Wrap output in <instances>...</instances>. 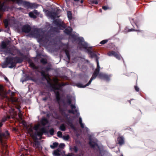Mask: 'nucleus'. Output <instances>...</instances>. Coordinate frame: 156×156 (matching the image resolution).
<instances>
[{"instance_id":"nucleus-38","label":"nucleus","mask_w":156,"mask_h":156,"mask_svg":"<svg viewBox=\"0 0 156 156\" xmlns=\"http://www.w3.org/2000/svg\"><path fill=\"white\" fill-rule=\"evenodd\" d=\"M96 62L97 66V68L95 69L100 71V66L99 65L98 60L97 58L96 59Z\"/></svg>"},{"instance_id":"nucleus-9","label":"nucleus","mask_w":156,"mask_h":156,"mask_svg":"<svg viewBox=\"0 0 156 156\" xmlns=\"http://www.w3.org/2000/svg\"><path fill=\"white\" fill-rule=\"evenodd\" d=\"M13 2H16V3L18 5L22 4L25 7L27 8H31L32 7L31 4L29 2H26L25 1H12Z\"/></svg>"},{"instance_id":"nucleus-21","label":"nucleus","mask_w":156,"mask_h":156,"mask_svg":"<svg viewBox=\"0 0 156 156\" xmlns=\"http://www.w3.org/2000/svg\"><path fill=\"white\" fill-rule=\"evenodd\" d=\"M27 130L28 134L33 138V136L34 133H33V126L30 125L29 127H28L27 128Z\"/></svg>"},{"instance_id":"nucleus-43","label":"nucleus","mask_w":156,"mask_h":156,"mask_svg":"<svg viewBox=\"0 0 156 156\" xmlns=\"http://www.w3.org/2000/svg\"><path fill=\"white\" fill-rule=\"evenodd\" d=\"M7 120V118L6 117L2 118L1 120V122H0V123H2V126L3 125V123L4 122Z\"/></svg>"},{"instance_id":"nucleus-46","label":"nucleus","mask_w":156,"mask_h":156,"mask_svg":"<svg viewBox=\"0 0 156 156\" xmlns=\"http://www.w3.org/2000/svg\"><path fill=\"white\" fill-rule=\"evenodd\" d=\"M84 1H74V2H73V4L75 3H80V4L82 3Z\"/></svg>"},{"instance_id":"nucleus-13","label":"nucleus","mask_w":156,"mask_h":156,"mask_svg":"<svg viewBox=\"0 0 156 156\" xmlns=\"http://www.w3.org/2000/svg\"><path fill=\"white\" fill-rule=\"evenodd\" d=\"M19 50L17 48L9 49L5 51V53L9 54L12 55H15L17 53L19 52Z\"/></svg>"},{"instance_id":"nucleus-60","label":"nucleus","mask_w":156,"mask_h":156,"mask_svg":"<svg viewBox=\"0 0 156 156\" xmlns=\"http://www.w3.org/2000/svg\"><path fill=\"white\" fill-rule=\"evenodd\" d=\"M5 80L7 81H9V80L6 77L5 78Z\"/></svg>"},{"instance_id":"nucleus-14","label":"nucleus","mask_w":156,"mask_h":156,"mask_svg":"<svg viewBox=\"0 0 156 156\" xmlns=\"http://www.w3.org/2000/svg\"><path fill=\"white\" fill-rule=\"evenodd\" d=\"M47 16L51 18L55 19L56 17H58V13L56 12H52L48 11L47 13Z\"/></svg>"},{"instance_id":"nucleus-36","label":"nucleus","mask_w":156,"mask_h":156,"mask_svg":"<svg viewBox=\"0 0 156 156\" xmlns=\"http://www.w3.org/2000/svg\"><path fill=\"white\" fill-rule=\"evenodd\" d=\"M4 26L5 28H7L9 25L8 20L7 19H5L4 22Z\"/></svg>"},{"instance_id":"nucleus-25","label":"nucleus","mask_w":156,"mask_h":156,"mask_svg":"<svg viewBox=\"0 0 156 156\" xmlns=\"http://www.w3.org/2000/svg\"><path fill=\"white\" fill-rule=\"evenodd\" d=\"M64 32L68 35H70L71 34L72 30L66 28L64 30Z\"/></svg>"},{"instance_id":"nucleus-39","label":"nucleus","mask_w":156,"mask_h":156,"mask_svg":"<svg viewBox=\"0 0 156 156\" xmlns=\"http://www.w3.org/2000/svg\"><path fill=\"white\" fill-rule=\"evenodd\" d=\"M57 135L58 137L60 138L62 137V133L60 131H58L57 133Z\"/></svg>"},{"instance_id":"nucleus-8","label":"nucleus","mask_w":156,"mask_h":156,"mask_svg":"<svg viewBox=\"0 0 156 156\" xmlns=\"http://www.w3.org/2000/svg\"><path fill=\"white\" fill-rule=\"evenodd\" d=\"M2 127H0V141L2 142L3 139H8L9 136V133L8 130H6L5 132H3L1 130Z\"/></svg>"},{"instance_id":"nucleus-26","label":"nucleus","mask_w":156,"mask_h":156,"mask_svg":"<svg viewBox=\"0 0 156 156\" xmlns=\"http://www.w3.org/2000/svg\"><path fill=\"white\" fill-rule=\"evenodd\" d=\"M47 83L49 85L50 88L51 89H52L53 88L55 84L52 83L51 82V79L49 78V80H47Z\"/></svg>"},{"instance_id":"nucleus-54","label":"nucleus","mask_w":156,"mask_h":156,"mask_svg":"<svg viewBox=\"0 0 156 156\" xmlns=\"http://www.w3.org/2000/svg\"><path fill=\"white\" fill-rule=\"evenodd\" d=\"M80 124L82 128H84V125L83 123H80Z\"/></svg>"},{"instance_id":"nucleus-28","label":"nucleus","mask_w":156,"mask_h":156,"mask_svg":"<svg viewBox=\"0 0 156 156\" xmlns=\"http://www.w3.org/2000/svg\"><path fill=\"white\" fill-rule=\"evenodd\" d=\"M40 62L42 63L43 65H45L47 63V61L46 58H42L40 60Z\"/></svg>"},{"instance_id":"nucleus-50","label":"nucleus","mask_w":156,"mask_h":156,"mask_svg":"<svg viewBox=\"0 0 156 156\" xmlns=\"http://www.w3.org/2000/svg\"><path fill=\"white\" fill-rule=\"evenodd\" d=\"M65 146V145L64 144L62 143V144H59V148H62L64 147Z\"/></svg>"},{"instance_id":"nucleus-20","label":"nucleus","mask_w":156,"mask_h":156,"mask_svg":"<svg viewBox=\"0 0 156 156\" xmlns=\"http://www.w3.org/2000/svg\"><path fill=\"white\" fill-rule=\"evenodd\" d=\"M89 144L90 147L94 149H95V147H99L98 144L96 143L91 140L89 142Z\"/></svg>"},{"instance_id":"nucleus-1","label":"nucleus","mask_w":156,"mask_h":156,"mask_svg":"<svg viewBox=\"0 0 156 156\" xmlns=\"http://www.w3.org/2000/svg\"><path fill=\"white\" fill-rule=\"evenodd\" d=\"M20 55L22 57L18 56L6 57L5 61L2 65V67L3 68L8 67L10 68L15 67L17 63H21L23 62L24 59H26V55L22 53H20Z\"/></svg>"},{"instance_id":"nucleus-4","label":"nucleus","mask_w":156,"mask_h":156,"mask_svg":"<svg viewBox=\"0 0 156 156\" xmlns=\"http://www.w3.org/2000/svg\"><path fill=\"white\" fill-rule=\"evenodd\" d=\"M99 71L95 69L94 73L93 74L92 76L91 77L90 80L88 82L86 85H83L81 83H78L77 84V86L78 87L80 88H84L89 86L93 80L95 79L96 77L98 76V75L99 74Z\"/></svg>"},{"instance_id":"nucleus-24","label":"nucleus","mask_w":156,"mask_h":156,"mask_svg":"<svg viewBox=\"0 0 156 156\" xmlns=\"http://www.w3.org/2000/svg\"><path fill=\"white\" fill-rule=\"evenodd\" d=\"M61 151L58 149L54 151L53 154L55 156H59L61 155Z\"/></svg>"},{"instance_id":"nucleus-29","label":"nucleus","mask_w":156,"mask_h":156,"mask_svg":"<svg viewBox=\"0 0 156 156\" xmlns=\"http://www.w3.org/2000/svg\"><path fill=\"white\" fill-rule=\"evenodd\" d=\"M59 129L63 131H65L66 130V126L65 125L63 124L61 125L59 127Z\"/></svg>"},{"instance_id":"nucleus-52","label":"nucleus","mask_w":156,"mask_h":156,"mask_svg":"<svg viewBox=\"0 0 156 156\" xmlns=\"http://www.w3.org/2000/svg\"><path fill=\"white\" fill-rule=\"evenodd\" d=\"M39 145V143L38 141H37L35 142L34 145V146L36 147L37 146H38Z\"/></svg>"},{"instance_id":"nucleus-47","label":"nucleus","mask_w":156,"mask_h":156,"mask_svg":"<svg viewBox=\"0 0 156 156\" xmlns=\"http://www.w3.org/2000/svg\"><path fill=\"white\" fill-rule=\"evenodd\" d=\"M129 32L131 31H139V32H141L142 30H135L134 29L132 28L130 30H129Z\"/></svg>"},{"instance_id":"nucleus-12","label":"nucleus","mask_w":156,"mask_h":156,"mask_svg":"<svg viewBox=\"0 0 156 156\" xmlns=\"http://www.w3.org/2000/svg\"><path fill=\"white\" fill-rule=\"evenodd\" d=\"M1 1H0V11H8L9 8V6L5 4V2H2Z\"/></svg>"},{"instance_id":"nucleus-3","label":"nucleus","mask_w":156,"mask_h":156,"mask_svg":"<svg viewBox=\"0 0 156 156\" xmlns=\"http://www.w3.org/2000/svg\"><path fill=\"white\" fill-rule=\"evenodd\" d=\"M66 85V84L63 83L61 84L57 83L56 84H55L53 89H51V91H53L55 94L56 101L58 102L60 101L61 98L59 91H56V90H61L62 87Z\"/></svg>"},{"instance_id":"nucleus-22","label":"nucleus","mask_w":156,"mask_h":156,"mask_svg":"<svg viewBox=\"0 0 156 156\" xmlns=\"http://www.w3.org/2000/svg\"><path fill=\"white\" fill-rule=\"evenodd\" d=\"M118 143L120 145H122L124 144V140L123 137L122 136L119 137L117 138Z\"/></svg>"},{"instance_id":"nucleus-49","label":"nucleus","mask_w":156,"mask_h":156,"mask_svg":"<svg viewBox=\"0 0 156 156\" xmlns=\"http://www.w3.org/2000/svg\"><path fill=\"white\" fill-rule=\"evenodd\" d=\"M73 149L75 152L76 153L78 151V148L77 146H74Z\"/></svg>"},{"instance_id":"nucleus-56","label":"nucleus","mask_w":156,"mask_h":156,"mask_svg":"<svg viewBox=\"0 0 156 156\" xmlns=\"http://www.w3.org/2000/svg\"><path fill=\"white\" fill-rule=\"evenodd\" d=\"M43 100L44 101H46L48 99V98L47 97H45L44 98H43Z\"/></svg>"},{"instance_id":"nucleus-15","label":"nucleus","mask_w":156,"mask_h":156,"mask_svg":"<svg viewBox=\"0 0 156 156\" xmlns=\"http://www.w3.org/2000/svg\"><path fill=\"white\" fill-rule=\"evenodd\" d=\"M31 28L28 24L24 25L22 28V31L25 33H28L31 30Z\"/></svg>"},{"instance_id":"nucleus-53","label":"nucleus","mask_w":156,"mask_h":156,"mask_svg":"<svg viewBox=\"0 0 156 156\" xmlns=\"http://www.w3.org/2000/svg\"><path fill=\"white\" fill-rule=\"evenodd\" d=\"M87 51L88 52V54L90 55V54L92 52V51L90 48H87Z\"/></svg>"},{"instance_id":"nucleus-19","label":"nucleus","mask_w":156,"mask_h":156,"mask_svg":"<svg viewBox=\"0 0 156 156\" xmlns=\"http://www.w3.org/2000/svg\"><path fill=\"white\" fill-rule=\"evenodd\" d=\"M70 36L74 41H77L78 42H79V41H82L83 40V37H78V36L75 34H71Z\"/></svg>"},{"instance_id":"nucleus-23","label":"nucleus","mask_w":156,"mask_h":156,"mask_svg":"<svg viewBox=\"0 0 156 156\" xmlns=\"http://www.w3.org/2000/svg\"><path fill=\"white\" fill-rule=\"evenodd\" d=\"M48 122V120L45 118H42L41 121V124L43 126H44Z\"/></svg>"},{"instance_id":"nucleus-61","label":"nucleus","mask_w":156,"mask_h":156,"mask_svg":"<svg viewBox=\"0 0 156 156\" xmlns=\"http://www.w3.org/2000/svg\"><path fill=\"white\" fill-rule=\"evenodd\" d=\"M19 116L20 119H22V117L21 116L19 115Z\"/></svg>"},{"instance_id":"nucleus-27","label":"nucleus","mask_w":156,"mask_h":156,"mask_svg":"<svg viewBox=\"0 0 156 156\" xmlns=\"http://www.w3.org/2000/svg\"><path fill=\"white\" fill-rule=\"evenodd\" d=\"M30 66L34 69H37V67L35 66L34 63L33 62H29Z\"/></svg>"},{"instance_id":"nucleus-32","label":"nucleus","mask_w":156,"mask_h":156,"mask_svg":"<svg viewBox=\"0 0 156 156\" xmlns=\"http://www.w3.org/2000/svg\"><path fill=\"white\" fill-rule=\"evenodd\" d=\"M50 65H48L47 66L44 67L43 69L46 71H48L51 69Z\"/></svg>"},{"instance_id":"nucleus-6","label":"nucleus","mask_w":156,"mask_h":156,"mask_svg":"<svg viewBox=\"0 0 156 156\" xmlns=\"http://www.w3.org/2000/svg\"><path fill=\"white\" fill-rule=\"evenodd\" d=\"M47 132V129L44 127L42 128L39 131H36L34 134L33 136V138L34 139L37 140V136L41 137L44 133H46Z\"/></svg>"},{"instance_id":"nucleus-64","label":"nucleus","mask_w":156,"mask_h":156,"mask_svg":"<svg viewBox=\"0 0 156 156\" xmlns=\"http://www.w3.org/2000/svg\"><path fill=\"white\" fill-rule=\"evenodd\" d=\"M134 23H135V24L138 27L136 23H135V22H134Z\"/></svg>"},{"instance_id":"nucleus-18","label":"nucleus","mask_w":156,"mask_h":156,"mask_svg":"<svg viewBox=\"0 0 156 156\" xmlns=\"http://www.w3.org/2000/svg\"><path fill=\"white\" fill-rule=\"evenodd\" d=\"M98 77L101 79H103L106 80H109L110 76L107 74L102 73H100L98 75Z\"/></svg>"},{"instance_id":"nucleus-31","label":"nucleus","mask_w":156,"mask_h":156,"mask_svg":"<svg viewBox=\"0 0 156 156\" xmlns=\"http://www.w3.org/2000/svg\"><path fill=\"white\" fill-rule=\"evenodd\" d=\"M41 75L42 76L43 78L45 79H47V76L45 73V72L44 71H42L41 72Z\"/></svg>"},{"instance_id":"nucleus-41","label":"nucleus","mask_w":156,"mask_h":156,"mask_svg":"<svg viewBox=\"0 0 156 156\" xmlns=\"http://www.w3.org/2000/svg\"><path fill=\"white\" fill-rule=\"evenodd\" d=\"M108 40H104L101 41L100 43V44H104L107 43L108 42Z\"/></svg>"},{"instance_id":"nucleus-11","label":"nucleus","mask_w":156,"mask_h":156,"mask_svg":"<svg viewBox=\"0 0 156 156\" xmlns=\"http://www.w3.org/2000/svg\"><path fill=\"white\" fill-rule=\"evenodd\" d=\"M107 55L109 56H113L118 60L120 59L121 57L119 54L113 51H111L108 52Z\"/></svg>"},{"instance_id":"nucleus-57","label":"nucleus","mask_w":156,"mask_h":156,"mask_svg":"<svg viewBox=\"0 0 156 156\" xmlns=\"http://www.w3.org/2000/svg\"><path fill=\"white\" fill-rule=\"evenodd\" d=\"M131 129L129 127H127L126 129H125V130L126 129H128L129 130L130 129Z\"/></svg>"},{"instance_id":"nucleus-37","label":"nucleus","mask_w":156,"mask_h":156,"mask_svg":"<svg viewBox=\"0 0 156 156\" xmlns=\"http://www.w3.org/2000/svg\"><path fill=\"white\" fill-rule=\"evenodd\" d=\"M91 58H93L94 57H97V55L95 52L92 51V52L90 55Z\"/></svg>"},{"instance_id":"nucleus-42","label":"nucleus","mask_w":156,"mask_h":156,"mask_svg":"<svg viewBox=\"0 0 156 156\" xmlns=\"http://www.w3.org/2000/svg\"><path fill=\"white\" fill-rule=\"evenodd\" d=\"M33 129H34L36 131H37L39 128V126L35 125L34 127L33 126Z\"/></svg>"},{"instance_id":"nucleus-40","label":"nucleus","mask_w":156,"mask_h":156,"mask_svg":"<svg viewBox=\"0 0 156 156\" xmlns=\"http://www.w3.org/2000/svg\"><path fill=\"white\" fill-rule=\"evenodd\" d=\"M49 132L51 135H54L55 131L54 129L52 128L49 130Z\"/></svg>"},{"instance_id":"nucleus-17","label":"nucleus","mask_w":156,"mask_h":156,"mask_svg":"<svg viewBox=\"0 0 156 156\" xmlns=\"http://www.w3.org/2000/svg\"><path fill=\"white\" fill-rule=\"evenodd\" d=\"M7 46V43L4 41H2L1 45H0V52H5V49L6 48Z\"/></svg>"},{"instance_id":"nucleus-34","label":"nucleus","mask_w":156,"mask_h":156,"mask_svg":"<svg viewBox=\"0 0 156 156\" xmlns=\"http://www.w3.org/2000/svg\"><path fill=\"white\" fill-rule=\"evenodd\" d=\"M29 16L31 18L35 19L37 18V16L36 15H34V13L32 12H30L29 13Z\"/></svg>"},{"instance_id":"nucleus-16","label":"nucleus","mask_w":156,"mask_h":156,"mask_svg":"<svg viewBox=\"0 0 156 156\" xmlns=\"http://www.w3.org/2000/svg\"><path fill=\"white\" fill-rule=\"evenodd\" d=\"M83 40L82 41H80L78 42V44L79 45L82 46L80 47V49H81V48H82L84 49H87L88 47V45L87 43L84 42V39L83 38H82Z\"/></svg>"},{"instance_id":"nucleus-55","label":"nucleus","mask_w":156,"mask_h":156,"mask_svg":"<svg viewBox=\"0 0 156 156\" xmlns=\"http://www.w3.org/2000/svg\"><path fill=\"white\" fill-rule=\"evenodd\" d=\"M79 123H82V119L81 117H80L79 118Z\"/></svg>"},{"instance_id":"nucleus-59","label":"nucleus","mask_w":156,"mask_h":156,"mask_svg":"<svg viewBox=\"0 0 156 156\" xmlns=\"http://www.w3.org/2000/svg\"><path fill=\"white\" fill-rule=\"evenodd\" d=\"M46 116L48 117H49L50 116V115L49 114H47L46 115Z\"/></svg>"},{"instance_id":"nucleus-30","label":"nucleus","mask_w":156,"mask_h":156,"mask_svg":"<svg viewBox=\"0 0 156 156\" xmlns=\"http://www.w3.org/2000/svg\"><path fill=\"white\" fill-rule=\"evenodd\" d=\"M58 145V143L57 142H54L53 144V145H51L50 147L51 148L54 149L57 147Z\"/></svg>"},{"instance_id":"nucleus-48","label":"nucleus","mask_w":156,"mask_h":156,"mask_svg":"<svg viewBox=\"0 0 156 156\" xmlns=\"http://www.w3.org/2000/svg\"><path fill=\"white\" fill-rule=\"evenodd\" d=\"M134 89L136 92H139L140 91L139 88L137 86H134Z\"/></svg>"},{"instance_id":"nucleus-44","label":"nucleus","mask_w":156,"mask_h":156,"mask_svg":"<svg viewBox=\"0 0 156 156\" xmlns=\"http://www.w3.org/2000/svg\"><path fill=\"white\" fill-rule=\"evenodd\" d=\"M63 138L65 140H68L69 138V136L68 135H67L66 136H63Z\"/></svg>"},{"instance_id":"nucleus-35","label":"nucleus","mask_w":156,"mask_h":156,"mask_svg":"<svg viewBox=\"0 0 156 156\" xmlns=\"http://www.w3.org/2000/svg\"><path fill=\"white\" fill-rule=\"evenodd\" d=\"M65 52L69 60L70 59V56L69 51L68 50L66 49L65 50Z\"/></svg>"},{"instance_id":"nucleus-45","label":"nucleus","mask_w":156,"mask_h":156,"mask_svg":"<svg viewBox=\"0 0 156 156\" xmlns=\"http://www.w3.org/2000/svg\"><path fill=\"white\" fill-rule=\"evenodd\" d=\"M102 8L105 10L110 9V8L107 6H103L102 7Z\"/></svg>"},{"instance_id":"nucleus-58","label":"nucleus","mask_w":156,"mask_h":156,"mask_svg":"<svg viewBox=\"0 0 156 156\" xmlns=\"http://www.w3.org/2000/svg\"><path fill=\"white\" fill-rule=\"evenodd\" d=\"M66 156H72L71 154H69Z\"/></svg>"},{"instance_id":"nucleus-33","label":"nucleus","mask_w":156,"mask_h":156,"mask_svg":"<svg viewBox=\"0 0 156 156\" xmlns=\"http://www.w3.org/2000/svg\"><path fill=\"white\" fill-rule=\"evenodd\" d=\"M67 16L69 20H71L72 19V13L70 11L67 12Z\"/></svg>"},{"instance_id":"nucleus-7","label":"nucleus","mask_w":156,"mask_h":156,"mask_svg":"<svg viewBox=\"0 0 156 156\" xmlns=\"http://www.w3.org/2000/svg\"><path fill=\"white\" fill-rule=\"evenodd\" d=\"M62 114L67 119V124L72 129L75 130L76 127L73 124L72 122L70 120V118L68 117L69 115L66 113L64 111H62Z\"/></svg>"},{"instance_id":"nucleus-62","label":"nucleus","mask_w":156,"mask_h":156,"mask_svg":"<svg viewBox=\"0 0 156 156\" xmlns=\"http://www.w3.org/2000/svg\"><path fill=\"white\" fill-rule=\"evenodd\" d=\"M18 9H19V10H21V9H22L21 8H17Z\"/></svg>"},{"instance_id":"nucleus-63","label":"nucleus","mask_w":156,"mask_h":156,"mask_svg":"<svg viewBox=\"0 0 156 156\" xmlns=\"http://www.w3.org/2000/svg\"><path fill=\"white\" fill-rule=\"evenodd\" d=\"M2 123H0V127H2Z\"/></svg>"},{"instance_id":"nucleus-10","label":"nucleus","mask_w":156,"mask_h":156,"mask_svg":"<svg viewBox=\"0 0 156 156\" xmlns=\"http://www.w3.org/2000/svg\"><path fill=\"white\" fill-rule=\"evenodd\" d=\"M54 23L58 27H62L63 28H65L66 27V25L64 22L62 21L60 19L55 20L54 21Z\"/></svg>"},{"instance_id":"nucleus-2","label":"nucleus","mask_w":156,"mask_h":156,"mask_svg":"<svg viewBox=\"0 0 156 156\" xmlns=\"http://www.w3.org/2000/svg\"><path fill=\"white\" fill-rule=\"evenodd\" d=\"M32 34L34 35L36 38H38L40 41H44L45 42L48 41V39L46 37V35L44 34H41L40 30L38 28H34L31 31Z\"/></svg>"},{"instance_id":"nucleus-5","label":"nucleus","mask_w":156,"mask_h":156,"mask_svg":"<svg viewBox=\"0 0 156 156\" xmlns=\"http://www.w3.org/2000/svg\"><path fill=\"white\" fill-rule=\"evenodd\" d=\"M62 102L64 106H66V104L70 106L72 109L69 110L68 111L69 113L74 114L75 113L77 112L78 110L77 109H75V110H73V109H75L76 108V106L75 105L71 104L72 100L70 98H67L66 103L64 101H63Z\"/></svg>"},{"instance_id":"nucleus-51","label":"nucleus","mask_w":156,"mask_h":156,"mask_svg":"<svg viewBox=\"0 0 156 156\" xmlns=\"http://www.w3.org/2000/svg\"><path fill=\"white\" fill-rule=\"evenodd\" d=\"M92 1L91 3L92 4H95L96 5L98 4V1Z\"/></svg>"}]
</instances>
